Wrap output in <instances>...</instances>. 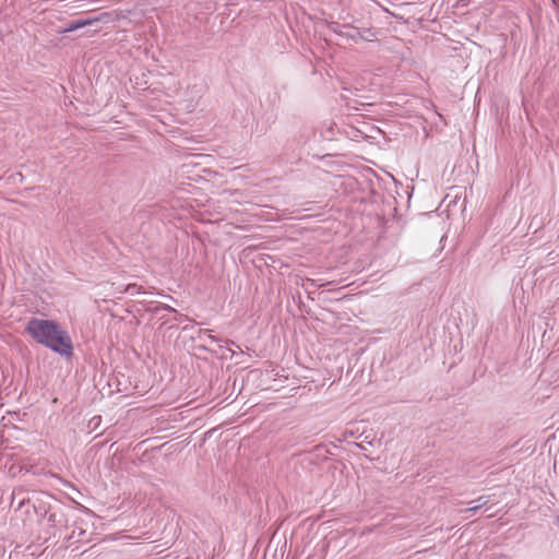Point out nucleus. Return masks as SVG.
Returning <instances> with one entry per match:
<instances>
[{
  "mask_svg": "<svg viewBox=\"0 0 559 559\" xmlns=\"http://www.w3.org/2000/svg\"><path fill=\"white\" fill-rule=\"evenodd\" d=\"M25 332L38 344L63 357L73 355L71 336L57 321L32 318L26 323Z\"/></svg>",
  "mask_w": 559,
  "mask_h": 559,
  "instance_id": "f257e3e1",
  "label": "nucleus"
},
{
  "mask_svg": "<svg viewBox=\"0 0 559 559\" xmlns=\"http://www.w3.org/2000/svg\"><path fill=\"white\" fill-rule=\"evenodd\" d=\"M109 17H110V14L105 12V13H102L100 15H98V16H95V17L80 19L78 21H73V22L69 23L59 33H61V34L70 33V32L76 31L79 28L93 25L94 23L100 22V21L108 22Z\"/></svg>",
  "mask_w": 559,
  "mask_h": 559,
  "instance_id": "f03ea898",
  "label": "nucleus"
},
{
  "mask_svg": "<svg viewBox=\"0 0 559 559\" xmlns=\"http://www.w3.org/2000/svg\"><path fill=\"white\" fill-rule=\"evenodd\" d=\"M197 340L202 342V344L200 346L203 347L204 349H210V346L212 344H217L218 347H222V345H221L222 340L216 337L215 335H213L212 330H207V329L199 330Z\"/></svg>",
  "mask_w": 559,
  "mask_h": 559,
  "instance_id": "7ed1b4c3",
  "label": "nucleus"
},
{
  "mask_svg": "<svg viewBox=\"0 0 559 559\" xmlns=\"http://www.w3.org/2000/svg\"><path fill=\"white\" fill-rule=\"evenodd\" d=\"M123 293L129 295H135V294H145L146 292L142 286H139L136 284H129L124 287Z\"/></svg>",
  "mask_w": 559,
  "mask_h": 559,
  "instance_id": "20e7f679",
  "label": "nucleus"
},
{
  "mask_svg": "<svg viewBox=\"0 0 559 559\" xmlns=\"http://www.w3.org/2000/svg\"><path fill=\"white\" fill-rule=\"evenodd\" d=\"M374 443H378L380 444V441L379 440H370V441H362L360 443H355V447L359 448L360 450L362 451H366L368 445H373Z\"/></svg>",
  "mask_w": 559,
  "mask_h": 559,
  "instance_id": "39448f33",
  "label": "nucleus"
},
{
  "mask_svg": "<svg viewBox=\"0 0 559 559\" xmlns=\"http://www.w3.org/2000/svg\"><path fill=\"white\" fill-rule=\"evenodd\" d=\"M158 310H164V311H168V312H175L177 313V310L175 308H173L171 306L169 305H166V304H158L154 311H158Z\"/></svg>",
  "mask_w": 559,
  "mask_h": 559,
  "instance_id": "423d86ee",
  "label": "nucleus"
},
{
  "mask_svg": "<svg viewBox=\"0 0 559 559\" xmlns=\"http://www.w3.org/2000/svg\"><path fill=\"white\" fill-rule=\"evenodd\" d=\"M475 502L480 506V508H483L484 506H486L488 502H489V497L487 496H480L478 497Z\"/></svg>",
  "mask_w": 559,
  "mask_h": 559,
  "instance_id": "0eeeda50",
  "label": "nucleus"
},
{
  "mask_svg": "<svg viewBox=\"0 0 559 559\" xmlns=\"http://www.w3.org/2000/svg\"><path fill=\"white\" fill-rule=\"evenodd\" d=\"M480 508V506H478L477 503L473 507H469V508H466L465 510H463L462 512L463 513H469V512H476L478 511Z\"/></svg>",
  "mask_w": 559,
  "mask_h": 559,
  "instance_id": "6e6552de",
  "label": "nucleus"
},
{
  "mask_svg": "<svg viewBox=\"0 0 559 559\" xmlns=\"http://www.w3.org/2000/svg\"><path fill=\"white\" fill-rule=\"evenodd\" d=\"M48 521L51 522V523H55L56 514L55 513H50L49 516H48Z\"/></svg>",
  "mask_w": 559,
  "mask_h": 559,
  "instance_id": "1a4fd4ad",
  "label": "nucleus"
},
{
  "mask_svg": "<svg viewBox=\"0 0 559 559\" xmlns=\"http://www.w3.org/2000/svg\"><path fill=\"white\" fill-rule=\"evenodd\" d=\"M178 321L182 322V321H186V320H189L187 316H183V314H179L178 318H177Z\"/></svg>",
  "mask_w": 559,
  "mask_h": 559,
  "instance_id": "9d476101",
  "label": "nucleus"
}]
</instances>
